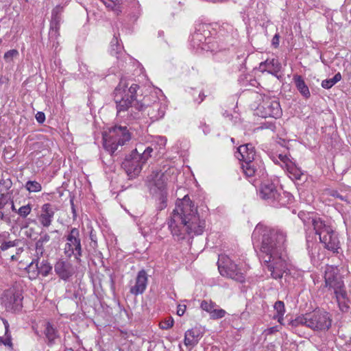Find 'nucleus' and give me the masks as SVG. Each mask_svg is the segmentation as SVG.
Wrapping results in <instances>:
<instances>
[{
	"instance_id": "1",
	"label": "nucleus",
	"mask_w": 351,
	"mask_h": 351,
	"mask_svg": "<svg viewBox=\"0 0 351 351\" xmlns=\"http://www.w3.org/2000/svg\"><path fill=\"white\" fill-rule=\"evenodd\" d=\"M286 233L281 230L265 228L263 231L259 257L274 279H280L288 271Z\"/></svg>"
},
{
	"instance_id": "2",
	"label": "nucleus",
	"mask_w": 351,
	"mask_h": 351,
	"mask_svg": "<svg viewBox=\"0 0 351 351\" xmlns=\"http://www.w3.org/2000/svg\"><path fill=\"white\" fill-rule=\"evenodd\" d=\"M168 224L173 236L178 240L184 239L191 234H202L206 226L205 221L199 219L197 208L188 195H185L173 210Z\"/></svg>"
},
{
	"instance_id": "3",
	"label": "nucleus",
	"mask_w": 351,
	"mask_h": 351,
	"mask_svg": "<svg viewBox=\"0 0 351 351\" xmlns=\"http://www.w3.org/2000/svg\"><path fill=\"white\" fill-rule=\"evenodd\" d=\"M138 88V84L121 79L114 90L117 116L128 124L139 119L143 108V104L136 99Z\"/></svg>"
},
{
	"instance_id": "4",
	"label": "nucleus",
	"mask_w": 351,
	"mask_h": 351,
	"mask_svg": "<svg viewBox=\"0 0 351 351\" xmlns=\"http://www.w3.org/2000/svg\"><path fill=\"white\" fill-rule=\"evenodd\" d=\"M298 217L304 224H311L313 226L315 234L319 235V241L325 249L333 253H339L340 243L337 234L331 226L326 224L320 218L314 217L309 213L300 212Z\"/></svg>"
},
{
	"instance_id": "5",
	"label": "nucleus",
	"mask_w": 351,
	"mask_h": 351,
	"mask_svg": "<svg viewBox=\"0 0 351 351\" xmlns=\"http://www.w3.org/2000/svg\"><path fill=\"white\" fill-rule=\"evenodd\" d=\"M131 133L126 126L114 125L103 134V145L111 155L131 139Z\"/></svg>"
},
{
	"instance_id": "6",
	"label": "nucleus",
	"mask_w": 351,
	"mask_h": 351,
	"mask_svg": "<svg viewBox=\"0 0 351 351\" xmlns=\"http://www.w3.org/2000/svg\"><path fill=\"white\" fill-rule=\"evenodd\" d=\"M293 327L306 326L313 330H327L331 326V319L328 313L322 311H314L306 313L291 321Z\"/></svg>"
},
{
	"instance_id": "7",
	"label": "nucleus",
	"mask_w": 351,
	"mask_h": 351,
	"mask_svg": "<svg viewBox=\"0 0 351 351\" xmlns=\"http://www.w3.org/2000/svg\"><path fill=\"white\" fill-rule=\"evenodd\" d=\"M325 287L332 290L336 298H346L344 282L337 267L326 265L324 271Z\"/></svg>"
},
{
	"instance_id": "8",
	"label": "nucleus",
	"mask_w": 351,
	"mask_h": 351,
	"mask_svg": "<svg viewBox=\"0 0 351 351\" xmlns=\"http://www.w3.org/2000/svg\"><path fill=\"white\" fill-rule=\"evenodd\" d=\"M260 196L274 207L285 206L288 203L289 194L285 192L280 193L275 184L271 182H265L261 184Z\"/></svg>"
},
{
	"instance_id": "9",
	"label": "nucleus",
	"mask_w": 351,
	"mask_h": 351,
	"mask_svg": "<svg viewBox=\"0 0 351 351\" xmlns=\"http://www.w3.org/2000/svg\"><path fill=\"white\" fill-rule=\"evenodd\" d=\"M218 269L222 276L232 279L239 282H245V274L238 265L228 256L219 255L217 261Z\"/></svg>"
},
{
	"instance_id": "10",
	"label": "nucleus",
	"mask_w": 351,
	"mask_h": 351,
	"mask_svg": "<svg viewBox=\"0 0 351 351\" xmlns=\"http://www.w3.org/2000/svg\"><path fill=\"white\" fill-rule=\"evenodd\" d=\"M66 243L64 248L65 255L69 258L73 256L77 262H80L82 256V249L80 230L77 228H71L66 237Z\"/></svg>"
},
{
	"instance_id": "11",
	"label": "nucleus",
	"mask_w": 351,
	"mask_h": 351,
	"mask_svg": "<svg viewBox=\"0 0 351 351\" xmlns=\"http://www.w3.org/2000/svg\"><path fill=\"white\" fill-rule=\"evenodd\" d=\"M137 148L133 149L130 154L126 156L122 162V167L131 178L136 177L142 170L145 164Z\"/></svg>"
},
{
	"instance_id": "12",
	"label": "nucleus",
	"mask_w": 351,
	"mask_h": 351,
	"mask_svg": "<svg viewBox=\"0 0 351 351\" xmlns=\"http://www.w3.org/2000/svg\"><path fill=\"white\" fill-rule=\"evenodd\" d=\"M23 296L21 293L15 289L5 290L1 298V303L7 311L15 312L22 308Z\"/></svg>"
},
{
	"instance_id": "13",
	"label": "nucleus",
	"mask_w": 351,
	"mask_h": 351,
	"mask_svg": "<svg viewBox=\"0 0 351 351\" xmlns=\"http://www.w3.org/2000/svg\"><path fill=\"white\" fill-rule=\"evenodd\" d=\"M256 114L264 118H278L280 117L282 110L280 104L277 100L267 98L258 106Z\"/></svg>"
},
{
	"instance_id": "14",
	"label": "nucleus",
	"mask_w": 351,
	"mask_h": 351,
	"mask_svg": "<svg viewBox=\"0 0 351 351\" xmlns=\"http://www.w3.org/2000/svg\"><path fill=\"white\" fill-rule=\"evenodd\" d=\"M27 273L29 274V278L35 279L39 274L45 277L48 276L52 271V266L48 262L47 260H43L39 262L36 261L34 266V261H32L26 268Z\"/></svg>"
},
{
	"instance_id": "15",
	"label": "nucleus",
	"mask_w": 351,
	"mask_h": 351,
	"mask_svg": "<svg viewBox=\"0 0 351 351\" xmlns=\"http://www.w3.org/2000/svg\"><path fill=\"white\" fill-rule=\"evenodd\" d=\"M147 186L152 193L160 191L163 193L166 187V178L164 173L159 171H152L147 177Z\"/></svg>"
},
{
	"instance_id": "16",
	"label": "nucleus",
	"mask_w": 351,
	"mask_h": 351,
	"mask_svg": "<svg viewBox=\"0 0 351 351\" xmlns=\"http://www.w3.org/2000/svg\"><path fill=\"white\" fill-rule=\"evenodd\" d=\"M143 104V110H146L147 116L152 121H156L162 118L165 113V106L160 101H154L152 105H147L145 107Z\"/></svg>"
},
{
	"instance_id": "17",
	"label": "nucleus",
	"mask_w": 351,
	"mask_h": 351,
	"mask_svg": "<svg viewBox=\"0 0 351 351\" xmlns=\"http://www.w3.org/2000/svg\"><path fill=\"white\" fill-rule=\"evenodd\" d=\"M54 271L56 275L64 281L69 279L74 274L75 269L71 263L62 259L58 261L54 265Z\"/></svg>"
},
{
	"instance_id": "18",
	"label": "nucleus",
	"mask_w": 351,
	"mask_h": 351,
	"mask_svg": "<svg viewBox=\"0 0 351 351\" xmlns=\"http://www.w3.org/2000/svg\"><path fill=\"white\" fill-rule=\"evenodd\" d=\"M148 278L146 271L144 269L139 271L135 278L134 285L130 289V292L134 295L143 294L147 286Z\"/></svg>"
},
{
	"instance_id": "19",
	"label": "nucleus",
	"mask_w": 351,
	"mask_h": 351,
	"mask_svg": "<svg viewBox=\"0 0 351 351\" xmlns=\"http://www.w3.org/2000/svg\"><path fill=\"white\" fill-rule=\"evenodd\" d=\"M55 215L53 206L49 203L43 204L40 209V214L38 215V221L44 228L49 227L53 221Z\"/></svg>"
},
{
	"instance_id": "20",
	"label": "nucleus",
	"mask_w": 351,
	"mask_h": 351,
	"mask_svg": "<svg viewBox=\"0 0 351 351\" xmlns=\"http://www.w3.org/2000/svg\"><path fill=\"white\" fill-rule=\"evenodd\" d=\"M236 157L242 162H250L254 160V147L251 143L241 145L237 149Z\"/></svg>"
},
{
	"instance_id": "21",
	"label": "nucleus",
	"mask_w": 351,
	"mask_h": 351,
	"mask_svg": "<svg viewBox=\"0 0 351 351\" xmlns=\"http://www.w3.org/2000/svg\"><path fill=\"white\" fill-rule=\"evenodd\" d=\"M63 8L60 5L55 7L51 12V21L50 23V34L58 36L59 35L60 25L61 22V14Z\"/></svg>"
},
{
	"instance_id": "22",
	"label": "nucleus",
	"mask_w": 351,
	"mask_h": 351,
	"mask_svg": "<svg viewBox=\"0 0 351 351\" xmlns=\"http://www.w3.org/2000/svg\"><path fill=\"white\" fill-rule=\"evenodd\" d=\"M259 68L278 77V73L281 69V64L276 58L267 59L260 64Z\"/></svg>"
},
{
	"instance_id": "23",
	"label": "nucleus",
	"mask_w": 351,
	"mask_h": 351,
	"mask_svg": "<svg viewBox=\"0 0 351 351\" xmlns=\"http://www.w3.org/2000/svg\"><path fill=\"white\" fill-rule=\"evenodd\" d=\"M202 337L199 329L194 328L188 330L184 335V344L186 346L193 347L198 343L199 339Z\"/></svg>"
},
{
	"instance_id": "24",
	"label": "nucleus",
	"mask_w": 351,
	"mask_h": 351,
	"mask_svg": "<svg viewBox=\"0 0 351 351\" xmlns=\"http://www.w3.org/2000/svg\"><path fill=\"white\" fill-rule=\"evenodd\" d=\"M44 334L46 339V342L49 346L56 343V340L60 338L58 330L49 322H47L45 324Z\"/></svg>"
},
{
	"instance_id": "25",
	"label": "nucleus",
	"mask_w": 351,
	"mask_h": 351,
	"mask_svg": "<svg viewBox=\"0 0 351 351\" xmlns=\"http://www.w3.org/2000/svg\"><path fill=\"white\" fill-rule=\"evenodd\" d=\"M294 84L300 92V93L305 98H308L311 96V93L308 87L306 84L304 80L301 75H295L293 76Z\"/></svg>"
},
{
	"instance_id": "26",
	"label": "nucleus",
	"mask_w": 351,
	"mask_h": 351,
	"mask_svg": "<svg viewBox=\"0 0 351 351\" xmlns=\"http://www.w3.org/2000/svg\"><path fill=\"white\" fill-rule=\"evenodd\" d=\"M285 168L291 179L301 180L303 173L300 168L298 167L294 162L287 163Z\"/></svg>"
},
{
	"instance_id": "27",
	"label": "nucleus",
	"mask_w": 351,
	"mask_h": 351,
	"mask_svg": "<svg viewBox=\"0 0 351 351\" xmlns=\"http://www.w3.org/2000/svg\"><path fill=\"white\" fill-rule=\"evenodd\" d=\"M206 40V38L199 32H195L191 38V45L193 47L197 49H204L203 41Z\"/></svg>"
},
{
	"instance_id": "28",
	"label": "nucleus",
	"mask_w": 351,
	"mask_h": 351,
	"mask_svg": "<svg viewBox=\"0 0 351 351\" xmlns=\"http://www.w3.org/2000/svg\"><path fill=\"white\" fill-rule=\"evenodd\" d=\"M241 168L247 177H252L257 171L254 160L250 162H242Z\"/></svg>"
},
{
	"instance_id": "29",
	"label": "nucleus",
	"mask_w": 351,
	"mask_h": 351,
	"mask_svg": "<svg viewBox=\"0 0 351 351\" xmlns=\"http://www.w3.org/2000/svg\"><path fill=\"white\" fill-rule=\"evenodd\" d=\"M274 310L276 311L277 315L274 317L278 319V322L282 324L283 316L285 313V304L282 301H277L274 306Z\"/></svg>"
},
{
	"instance_id": "30",
	"label": "nucleus",
	"mask_w": 351,
	"mask_h": 351,
	"mask_svg": "<svg viewBox=\"0 0 351 351\" xmlns=\"http://www.w3.org/2000/svg\"><path fill=\"white\" fill-rule=\"evenodd\" d=\"M341 80V75L339 72L336 73L332 78L324 80L322 82V87L325 89L332 88L335 84Z\"/></svg>"
},
{
	"instance_id": "31",
	"label": "nucleus",
	"mask_w": 351,
	"mask_h": 351,
	"mask_svg": "<svg viewBox=\"0 0 351 351\" xmlns=\"http://www.w3.org/2000/svg\"><path fill=\"white\" fill-rule=\"evenodd\" d=\"M3 323L5 327V335H6V338L5 339H3V338L0 337V344H3L4 346L9 347L10 348H12L11 336L10 335H8L9 324L8 321H6L5 319L3 320Z\"/></svg>"
},
{
	"instance_id": "32",
	"label": "nucleus",
	"mask_w": 351,
	"mask_h": 351,
	"mask_svg": "<svg viewBox=\"0 0 351 351\" xmlns=\"http://www.w3.org/2000/svg\"><path fill=\"white\" fill-rule=\"evenodd\" d=\"M107 8L112 9L118 15L121 12L119 0H101Z\"/></svg>"
},
{
	"instance_id": "33",
	"label": "nucleus",
	"mask_w": 351,
	"mask_h": 351,
	"mask_svg": "<svg viewBox=\"0 0 351 351\" xmlns=\"http://www.w3.org/2000/svg\"><path fill=\"white\" fill-rule=\"evenodd\" d=\"M137 149L140 152V156L143 158V162H146L148 158L151 156V153L153 152V149L149 146L143 149L142 145H140Z\"/></svg>"
},
{
	"instance_id": "34",
	"label": "nucleus",
	"mask_w": 351,
	"mask_h": 351,
	"mask_svg": "<svg viewBox=\"0 0 351 351\" xmlns=\"http://www.w3.org/2000/svg\"><path fill=\"white\" fill-rule=\"evenodd\" d=\"M32 206L29 204L21 206L16 211V213L22 218H26L31 213Z\"/></svg>"
},
{
	"instance_id": "35",
	"label": "nucleus",
	"mask_w": 351,
	"mask_h": 351,
	"mask_svg": "<svg viewBox=\"0 0 351 351\" xmlns=\"http://www.w3.org/2000/svg\"><path fill=\"white\" fill-rule=\"evenodd\" d=\"M25 188L29 192H38L42 189L40 183L36 181H28L25 184Z\"/></svg>"
},
{
	"instance_id": "36",
	"label": "nucleus",
	"mask_w": 351,
	"mask_h": 351,
	"mask_svg": "<svg viewBox=\"0 0 351 351\" xmlns=\"http://www.w3.org/2000/svg\"><path fill=\"white\" fill-rule=\"evenodd\" d=\"M200 306L202 310L206 311L209 314L212 312V310H213L215 307H217V304L211 300H203L201 302Z\"/></svg>"
},
{
	"instance_id": "37",
	"label": "nucleus",
	"mask_w": 351,
	"mask_h": 351,
	"mask_svg": "<svg viewBox=\"0 0 351 351\" xmlns=\"http://www.w3.org/2000/svg\"><path fill=\"white\" fill-rule=\"evenodd\" d=\"M226 313V312L223 309L215 307L210 313V316L212 319H217L223 317Z\"/></svg>"
},
{
	"instance_id": "38",
	"label": "nucleus",
	"mask_w": 351,
	"mask_h": 351,
	"mask_svg": "<svg viewBox=\"0 0 351 351\" xmlns=\"http://www.w3.org/2000/svg\"><path fill=\"white\" fill-rule=\"evenodd\" d=\"M19 56V51L16 49H11L5 53L3 58L5 62H10L13 60L14 58Z\"/></svg>"
},
{
	"instance_id": "39",
	"label": "nucleus",
	"mask_w": 351,
	"mask_h": 351,
	"mask_svg": "<svg viewBox=\"0 0 351 351\" xmlns=\"http://www.w3.org/2000/svg\"><path fill=\"white\" fill-rule=\"evenodd\" d=\"M19 243V241L17 239H16L14 241H3L0 245V249L2 251H5L10 247L17 246Z\"/></svg>"
},
{
	"instance_id": "40",
	"label": "nucleus",
	"mask_w": 351,
	"mask_h": 351,
	"mask_svg": "<svg viewBox=\"0 0 351 351\" xmlns=\"http://www.w3.org/2000/svg\"><path fill=\"white\" fill-rule=\"evenodd\" d=\"M339 308L342 312H347L349 308V306L346 303L345 299H343L341 297L336 298Z\"/></svg>"
},
{
	"instance_id": "41",
	"label": "nucleus",
	"mask_w": 351,
	"mask_h": 351,
	"mask_svg": "<svg viewBox=\"0 0 351 351\" xmlns=\"http://www.w3.org/2000/svg\"><path fill=\"white\" fill-rule=\"evenodd\" d=\"M173 325V319L172 318H169L167 320H165L160 323V326L162 329H169Z\"/></svg>"
},
{
	"instance_id": "42",
	"label": "nucleus",
	"mask_w": 351,
	"mask_h": 351,
	"mask_svg": "<svg viewBox=\"0 0 351 351\" xmlns=\"http://www.w3.org/2000/svg\"><path fill=\"white\" fill-rule=\"evenodd\" d=\"M44 245L45 244L42 242H40L39 240H38L36 242V252L37 254H40V256L43 255V254L45 251Z\"/></svg>"
},
{
	"instance_id": "43",
	"label": "nucleus",
	"mask_w": 351,
	"mask_h": 351,
	"mask_svg": "<svg viewBox=\"0 0 351 351\" xmlns=\"http://www.w3.org/2000/svg\"><path fill=\"white\" fill-rule=\"evenodd\" d=\"M40 242L43 243L44 244L48 243L50 240V236L47 233H44L41 232L40 237L38 239Z\"/></svg>"
},
{
	"instance_id": "44",
	"label": "nucleus",
	"mask_w": 351,
	"mask_h": 351,
	"mask_svg": "<svg viewBox=\"0 0 351 351\" xmlns=\"http://www.w3.org/2000/svg\"><path fill=\"white\" fill-rule=\"evenodd\" d=\"M70 204H71V211L73 213V220H75L77 218V210L75 208V206L74 204V197H71Z\"/></svg>"
},
{
	"instance_id": "45",
	"label": "nucleus",
	"mask_w": 351,
	"mask_h": 351,
	"mask_svg": "<svg viewBox=\"0 0 351 351\" xmlns=\"http://www.w3.org/2000/svg\"><path fill=\"white\" fill-rule=\"evenodd\" d=\"M278 158L285 164V167H287V163H291L292 161L289 158L286 154H280Z\"/></svg>"
},
{
	"instance_id": "46",
	"label": "nucleus",
	"mask_w": 351,
	"mask_h": 351,
	"mask_svg": "<svg viewBox=\"0 0 351 351\" xmlns=\"http://www.w3.org/2000/svg\"><path fill=\"white\" fill-rule=\"evenodd\" d=\"M36 119L39 123H43L45 120V114L43 112H38L36 114Z\"/></svg>"
},
{
	"instance_id": "47",
	"label": "nucleus",
	"mask_w": 351,
	"mask_h": 351,
	"mask_svg": "<svg viewBox=\"0 0 351 351\" xmlns=\"http://www.w3.org/2000/svg\"><path fill=\"white\" fill-rule=\"evenodd\" d=\"M332 195L333 197L340 199L341 200L346 201L348 203H350V201H348L347 196L341 195L338 191H333Z\"/></svg>"
},
{
	"instance_id": "48",
	"label": "nucleus",
	"mask_w": 351,
	"mask_h": 351,
	"mask_svg": "<svg viewBox=\"0 0 351 351\" xmlns=\"http://www.w3.org/2000/svg\"><path fill=\"white\" fill-rule=\"evenodd\" d=\"M160 200V206L158 207V208L160 210H162L163 208H165L167 206L165 197L163 193L161 194Z\"/></svg>"
},
{
	"instance_id": "49",
	"label": "nucleus",
	"mask_w": 351,
	"mask_h": 351,
	"mask_svg": "<svg viewBox=\"0 0 351 351\" xmlns=\"http://www.w3.org/2000/svg\"><path fill=\"white\" fill-rule=\"evenodd\" d=\"M186 305H178V310H177V314L179 316H182L184 315L185 311H186Z\"/></svg>"
},
{
	"instance_id": "50",
	"label": "nucleus",
	"mask_w": 351,
	"mask_h": 351,
	"mask_svg": "<svg viewBox=\"0 0 351 351\" xmlns=\"http://www.w3.org/2000/svg\"><path fill=\"white\" fill-rule=\"evenodd\" d=\"M6 204L7 200L5 199L4 195L1 194L0 197V210L3 209L6 205Z\"/></svg>"
},
{
	"instance_id": "51",
	"label": "nucleus",
	"mask_w": 351,
	"mask_h": 351,
	"mask_svg": "<svg viewBox=\"0 0 351 351\" xmlns=\"http://www.w3.org/2000/svg\"><path fill=\"white\" fill-rule=\"evenodd\" d=\"M279 35L276 34L272 38V45L276 48L279 45Z\"/></svg>"
},
{
	"instance_id": "52",
	"label": "nucleus",
	"mask_w": 351,
	"mask_h": 351,
	"mask_svg": "<svg viewBox=\"0 0 351 351\" xmlns=\"http://www.w3.org/2000/svg\"><path fill=\"white\" fill-rule=\"evenodd\" d=\"M5 186L6 189H9L12 186V182L10 180H2Z\"/></svg>"
},
{
	"instance_id": "53",
	"label": "nucleus",
	"mask_w": 351,
	"mask_h": 351,
	"mask_svg": "<svg viewBox=\"0 0 351 351\" xmlns=\"http://www.w3.org/2000/svg\"><path fill=\"white\" fill-rule=\"evenodd\" d=\"M205 97L206 96L204 95V94L203 93H199V101H198V104H200L202 101H203Z\"/></svg>"
},
{
	"instance_id": "54",
	"label": "nucleus",
	"mask_w": 351,
	"mask_h": 351,
	"mask_svg": "<svg viewBox=\"0 0 351 351\" xmlns=\"http://www.w3.org/2000/svg\"><path fill=\"white\" fill-rule=\"evenodd\" d=\"M118 40L117 38L114 37L112 40L111 41L112 46H113L114 44H117Z\"/></svg>"
},
{
	"instance_id": "55",
	"label": "nucleus",
	"mask_w": 351,
	"mask_h": 351,
	"mask_svg": "<svg viewBox=\"0 0 351 351\" xmlns=\"http://www.w3.org/2000/svg\"><path fill=\"white\" fill-rule=\"evenodd\" d=\"M11 209H12V210L13 212H15V213H16V211H17V210H18V209H16V208L15 205H14V202H12V206H11Z\"/></svg>"
},
{
	"instance_id": "56",
	"label": "nucleus",
	"mask_w": 351,
	"mask_h": 351,
	"mask_svg": "<svg viewBox=\"0 0 351 351\" xmlns=\"http://www.w3.org/2000/svg\"><path fill=\"white\" fill-rule=\"evenodd\" d=\"M0 219L4 220L5 219V215L4 214L0 211Z\"/></svg>"
},
{
	"instance_id": "57",
	"label": "nucleus",
	"mask_w": 351,
	"mask_h": 351,
	"mask_svg": "<svg viewBox=\"0 0 351 351\" xmlns=\"http://www.w3.org/2000/svg\"><path fill=\"white\" fill-rule=\"evenodd\" d=\"M90 232H91V234H90V239H91V240L94 242V243L96 245V244H97V242H96V241L94 239L93 235V234H92V232H93L91 231Z\"/></svg>"
},
{
	"instance_id": "58",
	"label": "nucleus",
	"mask_w": 351,
	"mask_h": 351,
	"mask_svg": "<svg viewBox=\"0 0 351 351\" xmlns=\"http://www.w3.org/2000/svg\"><path fill=\"white\" fill-rule=\"evenodd\" d=\"M27 227H28V223H26L25 224H24V225L21 227V228H27Z\"/></svg>"
},
{
	"instance_id": "59",
	"label": "nucleus",
	"mask_w": 351,
	"mask_h": 351,
	"mask_svg": "<svg viewBox=\"0 0 351 351\" xmlns=\"http://www.w3.org/2000/svg\"><path fill=\"white\" fill-rule=\"evenodd\" d=\"M11 259L12 260H16V257L14 255H12V257H11Z\"/></svg>"
},
{
	"instance_id": "60",
	"label": "nucleus",
	"mask_w": 351,
	"mask_h": 351,
	"mask_svg": "<svg viewBox=\"0 0 351 351\" xmlns=\"http://www.w3.org/2000/svg\"><path fill=\"white\" fill-rule=\"evenodd\" d=\"M1 42H2V40H1V39L0 38V44L1 43Z\"/></svg>"
},
{
	"instance_id": "61",
	"label": "nucleus",
	"mask_w": 351,
	"mask_h": 351,
	"mask_svg": "<svg viewBox=\"0 0 351 351\" xmlns=\"http://www.w3.org/2000/svg\"><path fill=\"white\" fill-rule=\"evenodd\" d=\"M350 343H351V337H350Z\"/></svg>"
}]
</instances>
